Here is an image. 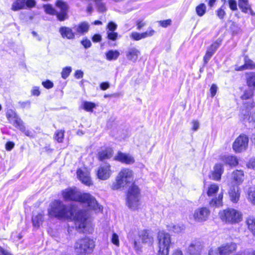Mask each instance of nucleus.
Listing matches in <instances>:
<instances>
[{
  "instance_id": "63",
  "label": "nucleus",
  "mask_w": 255,
  "mask_h": 255,
  "mask_svg": "<svg viewBox=\"0 0 255 255\" xmlns=\"http://www.w3.org/2000/svg\"><path fill=\"white\" fill-rule=\"evenodd\" d=\"M102 37L100 34H95L92 37L93 42H98L101 40Z\"/></svg>"
},
{
  "instance_id": "21",
  "label": "nucleus",
  "mask_w": 255,
  "mask_h": 255,
  "mask_svg": "<svg viewBox=\"0 0 255 255\" xmlns=\"http://www.w3.org/2000/svg\"><path fill=\"white\" fill-rule=\"evenodd\" d=\"M59 32L63 38L72 40L75 37V33L73 30L67 26H61L59 29Z\"/></svg>"
},
{
  "instance_id": "56",
  "label": "nucleus",
  "mask_w": 255,
  "mask_h": 255,
  "mask_svg": "<svg viewBox=\"0 0 255 255\" xmlns=\"http://www.w3.org/2000/svg\"><path fill=\"white\" fill-rule=\"evenodd\" d=\"M249 168L255 169V158H251L247 164Z\"/></svg>"
},
{
  "instance_id": "18",
  "label": "nucleus",
  "mask_w": 255,
  "mask_h": 255,
  "mask_svg": "<svg viewBox=\"0 0 255 255\" xmlns=\"http://www.w3.org/2000/svg\"><path fill=\"white\" fill-rule=\"evenodd\" d=\"M253 93L251 90L245 91L244 94L241 96V99L243 100H247L246 102L244 103V106L245 109L249 110L252 109L255 105V103L252 99Z\"/></svg>"
},
{
  "instance_id": "50",
  "label": "nucleus",
  "mask_w": 255,
  "mask_h": 255,
  "mask_svg": "<svg viewBox=\"0 0 255 255\" xmlns=\"http://www.w3.org/2000/svg\"><path fill=\"white\" fill-rule=\"evenodd\" d=\"M229 7L233 11L237 9V3L235 0H229Z\"/></svg>"
},
{
  "instance_id": "14",
  "label": "nucleus",
  "mask_w": 255,
  "mask_h": 255,
  "mask_svg": "<svg viewBox=\"0 0 255 255\" xmlns=\"http://www.w3.org/2000/svg\"><path fill=\"white\" fill-rule=\"evenodd\" d=\"M204 249V245L200 240H195L189 245L187 252L190 255H201Z\"/></svg>"
},
{
  "instance_id": "27",
  "label": "nucleus",
  "mask_w": 255,
  "mask_h": 255,
  "mask_svg": "<svg viewBox=\"0 0 255 255\" xmlns=\"http://www.w3.org/2000/svg\"><path fill=\"white\" fill-rule=\"evenodd\" d=\"M224 172V168L221 164H217L214 167V170L212 172L210 178L216 181L221 179V175Z\"/></svg>"
},
{
  "instance_id": "20",
  "label": "nucleus",
  "mask_w": 255,
  "mask_h": 255,
  "mask_svg": "<svg viewBox=\"0 0 255 255\" xmlns=\"http://www.w3.org/2000/svg\"><path fill=\"white\" fill-rule=\"evenodd\" d=\"M228 194L231 201L237 203L239 201L241 195L240 187L238 186H232L228 191Z\"/></svg>"
},
{
  "instance_id": "3",
  "label": "nucleus",
  "mask_w": 255,
  "mask_h": 255,
  "mask_svg": "<svg viewBox=\"0 0 255 255\" xmlns=\"http://www.w3.org/2000/svg\"><path fill=\"white\" fill-rule=\"evenodd\" d=\"M133 180V172L128 168H123L118 173L112 186L113 190H118L128 186Z\"/></svg>"
},
{
  "instance_id": "5",
  "label": "nucleus",
  "mask_w": 255,
  "mask_h": 255,
  "mask_svg": "<svg viewBox=\"0 0 255 255\" xmlns=\"http://www.w3.org/2000/svg\"><path fill=\"white\" fill-rule=\"evenodd\" d=\"M206 193L207 196L211 198L209 205L213 207L221 206L223 204V193L221 192L216 196L219 190V186L216 183H211L205 187Z\"/></svg>"
},
{
  "instance_id": "49",
  "label": "nucleus",
  "mask_w": 255,
  "mask_h": 255,
  "mask_svg": "<svg viewBox=\"0 0 255 255\" xmlns=\"http://www.w3.org/2000/svg\"><path fill=\"white\" fill-rule=\"evenodd\" d=\"M155 33V31L153 29H150L146 31L141 33L143 39L147 37L152 36Z\"/></svg>"
},
{
  "instance_id": "53",
  "label": "nucleus",
  "mask_w": 255,
  "mask_h": 255,
  "mask_svg": "<svg viewBox=\"0 0 255 255\" xmlns=\"http://www.w3.org/2000/svg\"><path fill=\"white\" fill-rule=\"evenodd\" d=\"M42 84L46 89H51L53 87V83L50 80L42 82Z\"/></svg>"
},
{
  "instance_id": "43",
  "label": "nucleus",
  "mask_w": 255,
  "mask_h": 255,
  "mask_svg": "<svg viewBox=\"0 0 255 255\" xmlns=\"http://www.w3.org/2000/svg\"><path fill=\"white\" fill-rule=\"evenodd\" d=\"M72 71L71 67H66L62 69L61 72V77L63 79H66L70 75Z\"/></svg>"
},
{
  "instance_id": "58",
  "label": "nucleus",
  "mask_w": 255,
  "mask_h": 255,
  "mask_svg": "<svg viewBox=\"0 0 255 255\" xmlns=\"http://www.w3.org/2000/svg\"><path fill=\"white\" fill-rule=\"evenodd\" d=\"M18 104L22 108H29L30 106V102L29 101L19 102Z\"/></svg>"
},
{
  "instance_id": "46",
  "label": "nucleus",
  "mask_w": 255,
  "mask_h": 255,
  "mask_svg": "<svg viewBox=\"0 0 255 255\" xmlns=\"http://www.w3.org/2000/svg\"><path fill=\"white\" fill-rule=\"evenodd\" d=\"M130 37L134 40H139L143 39L142 34L137 32H133L130 34Z\"/></svg>"
},
{
  "instance_id": "36",
  "label": "nucleus",
  "mask_w": 255,
  "mask_h": 255,
  "mask_svg": "<svg viewBox=\"0 0 255 255\" xmlns=\"http://www.w3.org/2000/svg\"><path fill=\"white\" fill-rule=\"evenodd\" d=\"M248 85L253 88H255V73L252 72L247 78Z\"/></svg>"
},
{
  "instance_id": "64",
  "label": "nucleus",
  "mask_w": 255,
  "mask_h": 255,
  "mask_svg": "<svg viewBox=\"0 0 255 255\" xmlns=\"http://www.w3.org/2000/svg\"><path fill=\"white\" fill-rule=\"evenodd\" d=\"M32 94L34 96H38L40 95V91L39 90V88L37 87H35L31 91Z\"/></svg>"
},
{
  "instance_id": "48",
  "label": "nucleus",
  "mask_w": 255,
  "mask_h": 255,
  "mask_svg": "<svg viewBox=\"0 0 255 255\" xmlns=\"http://www.w3.org/2000/svg\"><path fill=\"white\" fill-rule=\"evenodd\" d=\"M117 25L113 21L110 22L107 25V28L108 29V31H114L117 29Z\"/></svg>"
},
{
  "instance_id": "40",
  "label": "nucleus",
  "mask_w": 255,
  "mask_h": 255,
  "mask_svg": "<svg viewBox=\"0 0 255 255\" xmlns=\"http://www.w3.org/2000/svg\"><path fill=\"white\" fill-rule=\"evenodd\" d=\"M215 53V52L212 51L209 48L207 49L206 54L203 58L204 64H206L209 62V61L210 60V59Z\"/></svg>"
},
{
  "instance_id": "2",
  "label": "nucleus",
  "mask_w": 255,
  "mask_h": 255,
  "mask_svg": "<svg viewBox=\"0 0 255 255\" xmlns=\"http://www.w3.org/2000/svg\"><path fill=\"white\" fill-rule=\"evenodd\" d=\"M62 196L66 201H76L86 203L91 209L97 212L103 210V207L98 203L94 197L89 193L82 194L76 188L65 189L62 191Z\"/></svg>"
},
{
  "instance_id": "59",
  "label": "nucleus",
  "mask_w": 255,
  "mask_h": 255,
  "mask_svg": "<svg viewBox=\"0 0 255 255\" xmlns=\"http://www.w3.org/2000/svg\"><path fill=\"white\" fill-rule=\"evenodd\" d=\"M210 93H211L212 97H214L217 93V86L215 84H213L210 88Z\"/></svg>"
},
{
  "instance_id": "34",
  "label": "nucleus",
  "mask_w": 255,
  "mask_h": 255,
  "mask_svg": "<svg viewBox=\"0 0 255 255\" xmlns=\"http://www.w3.org/2000/svg\"><path fill=\"white\" fill-rule=\"evenodd\" d=\"M167 228L169 231H172L176 233L181 232L184 229L183 226L173 223L167 225Z\"/></svg>"
},
{
  "instance_id": "32",
  "label": "nucleus",
  "mask_w": 255,
  "mask_h": 255,
  "mask_svg": "<svg viewBox=\"0 0 255 255\" xmlns=\"http://www.w3.org/2000/svg\"><path fill=\"white\" fill-rule=\"evenodd\" d=\"M246 224L249 230L255 237V217L254 216L249 217L246 220Z\"/></svg>"
},
{
  "instance_id": "9",
  "label": "nucleus",
  "mask_w": 255,
  "mask_h": 255,
  "mask_svg": "<svg viewBox=\"0 0 255 255\" xmlns=\"http://www.w3.org/2000/svg\"><path fill=\"white\" fill-rule=\"evenodd\" d=\"M159 254L161 255H168L171 244L170 235L164 231H159L157 235Z\"/></svg>"
},
{
  "instance_id": "52",
  "label": "nucleus",
  "mask_w": 255,
  "mask_h": 255,
  "mask_svg": "<svg viewBox=\"0 0 255 255\" xmlns=\"http://www.w3.org/2000/svg\"><path fill=\"white\" fill-rule=\"evenodd\" d=\"M107 34L108 39L112 40H116L118 37V33L117 32H114V31H107Z\"/></svg>"
},
{
  "instance_id": "19",
  "label": "nucleus",
  "mask_w": 255,
  "mask_h": 255,
  "mask_svg": "<svg viewBox=\"0 0 255 255\" xmlns=\"http://www.w3.org/2000/svg\"><path fill=\"white\" fill-rule=\"evenodd\" d=\"M77 175L78 179L83 184L87 186H90L92 184L90 173L88 171L79 169L77 171Z\"/></svg>"
},
{
  "instance_id": "24",
  "label": "nucleus",
  "mask_w": 255,
  "mask_h": 255,
  "mask_svg": "<svg viewBox=\"0 0 255 255\" xmlns=\"http://www.w3.org/2000/svg\"><path fill=\"white\" fill-rule=\"evenodd\" d=\"M231 180L237 186L241 184L244 180V173L242 170H236L231 174Z\"/></svg>"
},
{
  "instance_id": "25",
  "label": "nucleus",
  "mask_w": 255,
  "mask_h": 255,
  "mask_svg": "<svg viewBox=\"0 0 255 255\" xmlns=\"http://www.w3.org/2000/svg\"><path fill=\"white\" fill-rule=\"evenodd\" d=\"M238 5L243 13H250L252 16H255V12L253 10L249 0H238Z\"/></svg>"
},
{
  "instance_id": "60",
  "label": "nucleus",
  "mask_w": 255,
  "mask_h": 255,
  "mask_svg": "<svg viewBox=\"0 0 255 255\" xmlns=\"http://www.w3.org/2000/svg\"><path fill=\"white\" fill-rule=\"evenodd\" d=\"M192 124V129L194 131H196L198 129L199 127V123L197 121H193Z\"/></svg>"
},
{
  "instance_id": "30",
  "label": "nucleus",
  "mask_w": 255,
  "mask_h": 255,
  "mask_svg": "<svg viewBox=\"0 0 255 255\" xmlns=\"http://www.w3.org/2000/svg\"><path fill=\"white\" fill-rule=\"evenodd\" d=\"M43 213H39L37 214H33L32 218V221L33 226L35 227H39L42 224L43 221Z\"/></svg>"
},
{
  "instance_id": "16",
  "label": "nucleus",
  "mask_w": 255,
  "mask_h": 255,
  "mask_svg": "<svg viewBox=\"0 0 255 255\" xmlns=\"http://www.w3.org/2000/svg\"><path fill=\"white\" fill-rule=\"evenodd\" d=\"M6 118L9 122L16 128L19 127L21 129L23 128L22 123L23 122L13 111L8 110L6 113Z\"/></svg>"
},
{
  "instance_id": "41",
  "label": "nucleus",
  "mask_w": 255,
  "mask_h": 255,
  "mask_svg": "<svg viewBox=\"0 0 255 255\" xmlns=\"http://www.w3.org/2000/svg\"><path fill=\"white\" fill-rule=\"evenodd\" d=\"M64 130H57L55 133V140H56L58 142H62L64 138Z\"/></svg>"
},
{
  "instance_id": "12",
  "label": "nucleus",
  "mask_w": 255,
  "mask_h": 255,
  "mask_svg": "<svg viewBox=\"0 0 255 255\" xmlns=\"http://www.w3.org/2000/svg\"><path fill=\"white\" fill-rule=\"evenodd\" d=\"M249 110L243 109L240 115V121L246 127L255 128V111L251 112Z\"/></svg>"
},
{
  "instance_id": "7",
  "label": "nucleus",
  "mask_w": 255,
  "mask_h": 255,
  "mask_svg": "<svg viewBox=\"0 0 255 255\" xmlns=\"http://www.w3.org/2000/svg\"><path fill=\"white\" fill-rule=\"evenodd\" d=\"M219 216L223 221L227 223L236 224L242 220L241 212L232 208H228L220 211Z\"/></svg>"
},
{
  "instance_id": "23",
  "label": "nucleus",
  "mask_w": 255,
  "mask_h": 255,
  "mask_svg": "<svg viewBox=\"0 0 255 255\" xmlns=\"http://www.w3.org/2000/svg\"><path fill=\"white\" fill-rule=\"evenodd\" d=\"M90 25L88 22L83 21L77 25H75L73 29L75 30V35H84L89 30Z\"/></svg>"
},
{
  "instance_id": "4",
  "label": "nucleus",
  "mask_w": 255,
  "mask_h": 255,
  "mask_svg": "<svg viewBox=\"0 0 255 255\" xmlns=\"http://www.w3.org/2000/svg\"><path fill=\"white\" fill-rule=\"evenodd\" d=\"M56 5L60 9V12H56L54 8L50 4H44L43 8L45 12L51 15H56L59 21H64L68 18V6L66 2L61 0H58L56 3Z\"/></svg>"
},
{
  "instance_id": "29",
  "label": "nucleus",
  "mask_w": 255,
  "mask_h": 255,
  "mask_svg": "<svg viewBox=\"0 0 255 255\" xmlns=\"http://www.w3.org/2000/svg\"><path fill=\"white\" fill-rule=\"evenodd\" d=\"M113 155V150L111 148L107 147L101 150L98 153V158L101 161L110 158Z\"/></svg>"
},
{
  "instance_id": "42",
  "label": "nucleus",
  "mask_w": 255,
  "mask_h": 255,
  "mask_svg": "<svg viewBox=\"0 0 255 255\" xmlns=\"http://www.w3.org/2000/svg\"><path fill=\"white\" fill-rule=\"evenodd\" d=\"M221 43L222 40L220 39H218L215 42L213 43L208 48H209L212 51L215 52L221 45Z\"/></svg>"
},
{
  "instance_id": "1",
  "label": "nucleus",
  "mask_w": 255,
  "mask_h": 255,
  "mask_svg": "<svg viewBox=\"0 0 255 255\" xmlns=\"http://www.w3.org/2000/svg\"><path fill=\"white\" fill-rule=\"evenodd\" d=\"M48 212L51 217L73 220L76 228L80 231L83 232L85 229L87 213L85 210H78L74 205L68 208L62 201L56 200L50 204Z\"/></svg>"
},
{
  "instance_id": "31",
  "label": "nucleus",
  "mask_w": 255,
  "mask_h": 255,
  "mask_svg": "<svg viewBox=\"0 0 255 255\" xmlns=\"http://www.w3.org/2000/svg\"><path fill=\"white\" fill-rule=\"evenodd\" d=\"M222 160L226 164L230 166H236L238 164V160L236 157L231 155L224 156Z\"/></svg>"
},
{
  "instance_id": "62",
  "label": "nucleus",
  "mask_w": 255,
  "mask_h": 255,
  "mask_svg": "<svg viewBox=\"0 0 255 255\" xmlns=\"http://www.w3.org/2000/svg\"><path fill=\"white\" fill-rule=\"evenodd\" d=\"M83 72L81 70H76L75 73V77L77 79H80L83 77Z\"/></svg>"
},
{
  "instance_id": "17",
  "label": "nucleus",
  "mask_w": 255,
  "mask_h": 255,
  "mask_svg": "<svg viewBox=\"0 0 255 255\" xmlns=\"http://www.w3.org/2000/svg\"><path fill=\"white\" fill-rule=\"evenodd\" d=\"M114 159L126 164H132L135 162L134 157L128 153L118 152Z\"/></svg>"
},
{
  "instance_id": "54",
  "label": "nucleus",
  "mask_w": 255,
  "mask_h": 255,
  "mask_svg": "<svg viewBox=\"0 0 255 255\" xmlns=\"http://www.w3.org/2000/svg\"><path fill=\"white\" fill-rule=\"evenodd\" d=\"M81 43L85 48H88L91 46V42L90 40L87 38L83 39L81 41Z\"/></svg>"
},
{
  "instance_id": "55",
  "label": "nucleus",
  "mask_w": 255,
  "mask_h": 255,
  "mask_svg": "<svg viewBox=\"0 0 255 255\" xmlns=\"http://www.w3.org/2000/svg\"><path fill=\"white\" fill-rule=\"evenodd\" d=\"M159 23L161 26L163 27H166L171 24V20L170 19L164 20H161L159 21Z\"/></svg>"
},
{
  "instance_id": "61",
  "label": "nucleus",
  "mask_w": 255,
  "mask_h": 255,
  "mask_svg": "<svg viewBox=\"0 0 255 255\" xmlns=\"http://www.w3.org/2000/svg\"><path fill=\"white\" fill-rule=\"evenodd\" d=\"M14 144L13 142L9 141L7 142L5 144V148L7 150H11L14 147Z\"/></svg>"
},
{
  "instance_id": "47",
  "label": "nucleus",
  "mask_w": 255,
  "mask_h": 255,
  "mask_svg": "<svg viewBox=\"0 0 255 255\" xmlns=\"http://www.w3.org/2000/svg\"><path fill=\"white\" fill-rule=\"evenodd\" d=\"M224 6H221L219 9L216 10V14L218 17L223 19L226 14V12L223 8Z\"/></svg>"
},
{
  "instance_id": "39",
  "label": "nucleus",
  "mask_w": 255,
  "mask_h": 255,
  "mask_svg": "<svg viewBox=\"0 0 255 255\" xmlns=\"http://www.w3.org/2000/svg\"><path fill=\"white\" fill-rule=\"evenodd\" d=\"M95 106L94 103L87 101L84 102L83 104V109L87 112H92Z\"/></svg>"
},
{
  "instance_id": "6",
  "label": "nucleus",
  "mask_w": 255,
  "mask_h": 255,
  "mask_svg": "<svg viewBox=\"0 0 255 255\" xmlns=\"http://www.w3.org/2000/svg\"><path fill=\"white\" fill-rule=\"evenodd\" d=\"M95 247L94 242L89 238L78 240L75 244V252L77 255H87L90 254Z\"/></svg>"
},
{
  "instance_id": "37",
  "label": "nucleus",
  "mask_w": 255,
  "mask_h": 255,
  "mask_svg": "<svg viewBox=\"0 0 255 255\" xmlns=\"http://www.w3.org/2000/svg\"><path fill=\"white\" fill-rule=\"evenodd\" d=\"M206 11V6L205 4L201 3L196 7V11L199 16H203Z\"/></svg>"
},
{
  "instance_id": "13",
  "label": "nucleus",
  "mask_w": 255,
  "mask_h": 255,
  "mask_svg": "<svg viewBox=\"0 0 255 255\" xmlns=\"http://www.w3.org/2000/svg\"><path fill=\"white\" fill-rule=\"evenodd\" d=\"M248 144V136L246 134H242L233 142V149L236 152H241L247 149Z\"/></svg>"
},
{
  "instance_id": "28",
  "label": "nucleus",
  "mask_w": 255,
  "mask_h": 255,
  "mask_svg": "<svg viewBox=\"0 0 255 255\" xmlns=\"http://www.w3.org/2000/svg\"><path fill=\"white\" fill-rule=\"evenodd\" d=\"M244 60L245 64L244 65L236 67L235 70L236 71H242L245 69H253L255 68V64L247 56L245 57Z\"/></svg>"
},
{
  "instance_id": "8",
  "label": "nucleus",
  "mask_w": 255,
  "mask_h": 255,
  "mask_svg": "<svg viewBox=\"0 0 255 255\" xmlns=\"http://www.w3.org/2000/svg\"><path fill=\"white\" fill-rule=\"evenodd\" d=\"M140 191L138 187L132 185L128 189L127 195V205L129 208L135 210L139 204Z\"/></svg>"
},
{
  "instance_id": "10",
  "label": "nucleus",
  "mask_w": 255,
  "mask_h": 255,
  "mask_svg": "<svg viewBox=\"0 0 255 255\" xmlns=\"http://www.w3.org/2000/svg\"><path fill=\"white\" fill-rule=\"evenodd\" d=\"M237 250V245L234 243H228L222 245L215 249H211L209 255H228Z\"/></svg>"
},
{
  "instance_id": "11",
  "label": "nucleus",
  "mask_w": 255,
  "mask_h": 255,
  "mask_svg": "<svg viewBox=\"0 0 255 255\" xmlns=\"http://www.w3.org/2000/svg\"><path fill=\"white\" fill-rule=\"evenodd\" d=\"M210 213V210L208 207H199L196 209L193 213L190 215V219H192L196 222L202 223L208 219Z\"/></svg>"
},
{
  "instance_id": "22",
  "label": "nucleus",
  "mask_w": 255,
  "mask_h": 255,
  "mask_svg": "<svg viewBox=\"0 0 255 255\" xmlns=\"http://www.w3.org/2000/svg\"><path fill=\"white\" fill-rule=\"evenodd\" d=\"M140 51L135 47H129L126 52L127 59L133 62H135L139 55Z\"/></svg>"
},
{
  "instance_id": "44",
  "label": "nucleus",
  "mask_w": 255,
  "mask_h": 255,
  "mask_svg": "<svg viewBox=\"0 0 255 255\" xmlns=\"http://www.w3.org/2000/svg\"><path fill=\"white\" fill-rule=\"evenodd\" d=\"M36 5L35 0H25V9L31 8L34 7Z\"/></svg>"
},
{
  "instance_id": "45",
  "label": "nucleus",
  "mask_w": 255,
  "mask_h": 255,
  "mask_svg": "<svg viewBox=\"0 0 255 255\" xmlns=\"http://www.w3.org/2000/svg\"><path fill=\"white\" fill-rule=\"evenodd\" d=\"M111 242L115 245L119 247L120 245V242L119 239V236L116 234L113 233L111 238Z\"/></svg>"
},
{
  "instance_id": "57",
  "label": "nucleus",
  "mask_w": 255,
  "mask_h": 255,
  "mask_svg": "<svg viewBox=\"0 0 255 255\" xmlns=\"http://www.w3.org/2000/svg\"><path fill=\"white\" fill-rule=\"evenodd\" d=\"M22 127L23 128L22 129H21L19 128V127H18L17 128H18V129H19L21 132H23L26 136H31V132L29 130H26V129H25V127L24 125V123L23 122L22 123Z\"/></svg>"
},
{
  "instance_id": "35",
  "label": "nucleus",
  "mask_w": 255,
  "mask_h": 255,
  "mask_svg": "<svg viewBox=\"0 0 255 255\" xmlns=\"http://www.w3.org/2000/svg\"><path fill=\"white\" fill-rule=\"evenodd\" d=\"M106 58L109 61L116 60L120 55V52L117 50H109L106 54Z\"/></svg>"
},
{
  "instance_id": "38",
  "label": "nucleus",
  "mask_w": 255,
  "mask_h": 255,
  "mask_svg": "<svg viewBox=\"0 0 255 255\" xmlns=\"http://www.w3.org/2000/svg\"><path fill=\"white\" fill-rule=\"evenodd\" d=\"M248 200L252 204L255 205V191L251 189H249L248 191Z\"/></svg>"
},
{
  "instance_id": "26",
  "label": "nucleus",
  "mask_w": 255,
  "mask_h": 255,
  "mask_svg": "<svg viewBox=\"0 0 255 255\" xmlns=\"http://www.w3.org/2000/svg\"><path fill=\"white\" fill-rule=\"evenodd\" d=\"M143 243L152 244L153 242V237L151 232L147 230L141 231L139 233Z\"/></svg>"
},
{
  "instance_id": "15",
  "label": "nucleus",
  "mask_w": 255,
  "mask_h": 255,
  "mask_svg": "<svg viewBox=\"0 0 255 255\" xmlns=\"http://www.w3.org/2000/svg\"><path fill=\"white\" fill-rule=\"evenodd\" d=\"M112 173L110 165L106 163L100 165L97 170L96 174L99 179L105 180L110 178Z\"/></svg>"
},
{
  "instance_id": "33",
  "label": "nucleus",
  "mask_w": 255,
  "mask_h": 255,
  "mask_svg": "<svg viewBox=\"0 0 255 255\" xmlns=\"http://www.w3.org/2000/svg\"><path fill=\"white\" fill-rule=\"evenodd\" d=\"M25 9V0H16L12 4L11 9L17 11L20 9Z\"/></svg>"
},
{
  "instance_id": "51",
  "label": "nucleus",
  "mask_w": 255,
  "mask_h": 255,
  "mask_svg": "<svg viewBox=\"0 0 255 255\" xmlns=\"http://www.w3.org/2000/svg\"><path fill=\"white\" fill-rule=\"evenodd\" d=\"M231 28L233 31V32L235 34L238 33L240 31V28L238 26V25L235 22L232 23L231 26Z\"/></svg>"
}]
</instances>
